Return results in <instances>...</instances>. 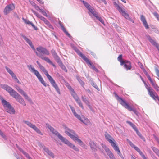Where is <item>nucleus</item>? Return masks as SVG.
I'll list each match as a JSON object with an SVG mask.
<instances>
[{"instance_id": "5701e85b", "label": "nucleus", "mask_w": 159, "mask_h": 159, "mask_svg": "<svg viewBox=\"0 0 159 159\" xmlns=\"http://www.w3.org/2000/svg\"><path fill=\"white\" fill-rule=\"evenodd\" d=\"M123 65H124V67L127 70L131 69V65L130 61L127 60H125V62Z\"/></svg>"}, {"instance_id": "2eb2a0df", "label": "nucleus", "mask_w": 159, "mask_h": 159, "mask_svg": "<svg viewBox=\"0 0 159 159\" xmlns=\"http://www.w3.org/2000/svg\"><path fill=\"white\" fill-rule=\"evenodd\" d=\"M103 148L104 149L105 151L106 152L107 154L109 156L110 159H116L114 157L113 154L112 152L105 145H103V144H102Z\"/></svg>"}, {"instance_id": "39448f33", "label": "nucleus", "mask_w": 159, "mask_h": 159, "mask_svg": "<svg viewBox=\"0 0 159 159\" xmlns=\"http://www.w3.org/2000/svg\"><path fill=\"white\" fill-rule=\"evenodd\" d=\"M115 95L116 99L125 108L127 109L129 111H133L135 114L138 116L139 113L134 107H132L129 105L125 101L123 100L117 94L114 93Z\"/></svg>"}, {"instance_id": "ea45409f", "label": "nucleus", "mask_w": 159, "mask_h": 159, "mask_svg": "<svg viewBox=\"0 0 159 159\" xmlns=\"http://www.w3.org/2000/svg\"><path fill=\"white\" fill-rule=\"evenodd\" d=\"M82 101L86 104V105L88 104L89 103V101L86 98H84L83 96H82Z\"/></svg>"}, {"instance_id": "f257e3e1", "label": "nucleus", "mask_w": 159, "mask_h": 159, "mask_svg": "<svg viewBox=\"0 0 159 159\" xmlns=\"http://www.w3.org/2000/svg\"><path fill=\"white\" fill-rule=\"evenodd\" d=\"M47 127L58 138L64 143L67 145L70 148L76 151H79V149L74 145L70 142L67 139L64 137L60 133L48 124H46Z\"/></svg>"}, {"instance_id": "a19ab883", "label": "nucleus", "mask_w": 159, "mask_h": 159, "mask_svg": "<svg viewBox=\"0 0 159 159\" xmlns=\"http://www.w3.org/2000/svg\"><path fill=\"white\" fill-rule=\"evenodd\" d=\"M34 130L37 133L41 134V135H42L43 134L42 133L37 127L35 128V129H34Z\"/></svg>"}, {"instance_id": "bb28decb", "label": "nucleus", "mask_w": 159, "mask_h": 159, "mask_svg": "<svg viewBox=\"0 0 159 159\" xmlns=\"http://www.w3.org/2000/svg\"><path fill=\"white\" fill-rule=\"evenodd\" d=\"M23 122L26 124L28 126L32 128L34 130L37 127L35 125L32 124L30 122L28 121H24Z\"/></svg>"}, {"instance_id": "e2e57ef3", "label": "nucleus", "mask_w": 159, "mask_h": 159, "mask_svg": "<svg viewBox=\"0 0 159 159\" xmlns=\"http://www.w3.org/2000/svg\"><path fill=\"white\" fill-rule=\"evenodd\" d=\"M150 82L153 87L156 84L152 80V81H150Z\"/></svg>"}, {"instance_id": "a878e982", "label": "nucleus", "mask_w": 159, "mask_h": 159, "mask_svg": "<svg viewBox=\"0 0 159 159\" xmlns=\"http://www.w3.org/2000/svg\"><path fill=\"white\" fill-rule=\"evenodd\" d=\"M113 148L121 158H124L123 156L120 152L118 146L117 145L113 147Z\"/></svg>"}, {"instance_id": "5fc2aeb1", "label": "nucleus", "mask_w": 159, "mask_h": 159, "mask_svg": "<svg viewBox=\"0 0 159 159\" xmlns=\"http://www.w3.org/2000/svg\"><path fill=\"white\" fill-rule=\"evenodd\" d=\"M23 154L25 155V157L28 158V159H29L31 157L29 155L25 152H24Z\"/></svg>"}, {"instance_id": "774afa93", "label": "nucleus", "mask_w": 159, "mask_h": 159, "mask_svg": "<svg viewBox=\"0 0 159 159\" xmlns=\"http://www.w3.org/2000/svg\"><path fill=\"white\" fill-rule=\"evenodd\" d=\"M31 4L34 7L36 5L34 2H30Z\"/></svg>"}, {"instance_id": "b1692460", "label": "nucleus", "mask_w": 159, "mask_h": 159, "mask_svg": "<svg viewBox=\"0 0 159 159\" xmlns=\"http://www.w3.org/2000/svg\"><path fill=\"white\" fill-rule=\"evenodd\" d=\"M89 144L92 150L93 151H96L97 150L96 143L93 141H90L89 142Z\"/></svg>"}, {"instance_id": "20e7f679", "label": "nucleus", "mask_w": 159, "mask_h": 159, "mask_svg": "<svg viewBox=\"0 0 159 159\" xmlns=\"http://www.w3.org/2000/svg\"><path fill=\"white\" fill-rule=\"evenodd\" d=\"M81 1L83 2L84 5L88 9L90 12L99 21L102 23L104 25V20L100 15H98V13L86 2L84 0L82 1V0H81Z\"/></svg>"}, {"instance_id": "603ef678", "label": "nucleus", "mask_w": 159, "mask_h": 159, "mask_svg": "<svg viewBox=\"0 0 159 159\" xmlns=\"http://www.w3.org/2000/svg\"><path fill=\"white\" fill-rule=\"evenodd\" d=\"M34 7L37 10L39 11V12H40V10H42V9H40L39 7L37 6V5H36Z\"/></svg>"}, {"instance_id": "3c124183", "label": "nucleus", "mask_w": 159, "mask_h": 159, "mask_svg": "<svg viewBox=\"0 0 159 159\" xmlns=\"http://www.w3.org/2000/svg\"><path fill=\"white\" fill-rule=\"evenodd\" d=\"M133 148H134L138 152H139L140 151H141L140 150L138 147H136L135 145H134Z\"/></svg>"}, {"instance_id": "58836bf2", "label": "nucleus", "mask_w": 159, "mask_h": 159, "mask_svg": "<svg viewBox=\"0 0 159 159\" xmlns=\"http://www.w3.org/2000/svg\"><path fill=\"white\" fill-rule=\"evenodd\" d=\"M76 78L81 86H83L84 84V82L80 79L79 77L77 76L76 77Z\"/></svg>"}, {"instance_id": "13d9d810", "label": "nucleus", "mask_w": 159, "mask_h": 159, "mask_svg": "<svg viewBox=\"0 0 159 159\" xmlns=\"http://www.w3.org/2000/svg\"><path fill=\"white\" fill-rule=\"evenodd\" d=\"M153 87L157 91H159V87L157 84L155 85Z\"/></svg>"}, {"instance_id": "a211bd4d", "label": "nucleus", "mask_w": 159, "mask_h": 159, "mask_svg": "<svg viewBox=\"0 0 159 159\" xmlns=\"http://www.w3.org/2000/svg\"><path fill=\"white\" fill-rule=\"evenodd\" d=\"M147 38L149 40V42L153 45L155 46L159 51V45L156 41L153 39L148 34L146 35Z\"/></svg>"}, {"instance_id": "c9c22d12", "label": "nucleus", "mask_w": 159, "mask_h": 159, "mask_svg": "<svg viewBox=\"0 0 159 159\" xmlns=\"http://www.w3.org/2000/svg\"><path fill=\"white\" fill-rule=\"evenodd\" d=\"M91 81H91V84L93 86L94 88H95L97 90L99 91L100 89L98 87L96 84L94 83L92 80Z\"/></svg>"}, {"instance_id": "bf43d9fd", "label": "nucleus", "mask_w": 159, "mask_h": 159, "mask_svg": "<svg viewBox=\"0 0 159 159\" xmlns=\"http://www.w3.org/2000/svg\"><path fill=\"white\" fill-rule=\"evenodd\" d=\"M30 25H31L32 26V27L34 28V29L35 30H37V28L36 26H35L32 22L31 23V24Z\"/></svg>"}, {"instance_id": "2f4dec72", "label": "nucleus", "mask_w": 159, "mask_h": 159, "mask_svg": "<svg viewBox=\"0 0 159 159\" xmlns=\"http://www.w3.org/2000/svg\"><path fill=\"white\" fill-rule=\"evenodd\" d=\"M60 25L61 26L63 31L65 33L66 35H67L69 37H70L71 36L70 34H69V33L66 31V29L64 28L63 25L62 24H60Z\"/></svg>"}, {"instance_id": "4c0bfd02", "label": "nucleus", "mask_w": 159, "mask_h": 159, "mask_svg": "<svg viewBox=\"0 0 159 159\" xmlns=\"http://www.w3.org/2000/svg\"><path fill=\"white\" fill-rule=\"evenodd\" d=\"M16 88L18 91L21 94L24 92L19 86L16 85Z\"/></svg>"}, {"instance_id": "6e6d98bb", "label": "nucleus", "mask_w": 159, "mask_h": 159, "mask_svg": "<svg viewBox=\"0 0 159 159\" xmlns=\"http://www.w3.org/2000/svg\"><path fill=\"white\" fill-rule=\"evenodd\" d=\"M154 15L159 21V15H158V14L156 12L154 13Z\"/></svg>"}, {"instance_id": "4d7b16f0", "label": "nucleus", "mask_w": 159, "mask_h": 159, "mask_svg": "<svg viewBox=\"0 0 159 159\" xmlns=\"http://www.w3.org/2000/svg\"><path fill=\"white\" fill-rule=\"evenodd\" d=\"M136 133V134H137L139 137H140L142 135L141 134V133L139 132V131H138L137 129H136V130H135Z\"/></svg>"}, {"instance_id": "a18cd8bd", "label": "nucleus", "mask_w": 159, "mask_h": 159, "mask_svg": "<svg viewBox=\"0 0 159 159\" xmlns=\"http://www.w3.org/2000/svg\"><path fill=\"white\" fill-rule=\"evenodd\" d=\"M40 10V12H41L44 16L46 17L48 16V15H47V13L44 10H43L42 9V10Z\"/></svg>"}, {"instance_id": "6ab92c4d", "label": "nucleus", "mask_w": 159, "mask_h": 159, "mask_svg": "<svg viewBox=\"0 0 159 159\" xmlns=\"http://www.w3.org/2000/svg\"><path fill=\"white\" fill-rule=\"evenodd\" d=\"M31 10L32 12L34 13L37 16V17L40 18L41 20L44 21L45 24L48 23V21L44 17L40 15L39 14L36 12L34 10L32 9Z\"/></svg>"}, {"instance_id": "c03bdc74", "label": "nucleus", "mask_w": 159, "mask_h": 159, "mask_svg": "<svg viewBox=\"0 0 159 159\" xmlns=\"http://www.w3.org/2000/svg\"><path fill=\"white\" fill-rule=\"evenodd\" d=\"M127 141L128 142L130 145L133 148L134 146L135 145L134 144H133L132 142L129 140L128 139H127Z\"/></svg>"}, {"instance_id": "9d476101", "label": "nucleus", "mask_w": 159, "mask_h": 159, "mask_svg": "<svg viewBox=\"0 0 159 159\" xmlns=\"http://www.w3.org/2000/svg\"><path fill=\"white\" fill-rule=\"evenodd\" d=\"M144 84L148 91V94L154 100H156V98L159 97L157 93L151 87H148L146 82L144 83Z\"/></svg>"}, {"instance_id": "09e8293b", "label": "nucleus", "mask_w": 159, "mask_h": 159, "mask_svg": "<svg viewBox=\"0 0 159 159\" xmlns=\"http://www.w3.org/2000/svg\"><path fill=\"white\" fill-rule=\"evenodd\" d=\"M15 80V81L17 82L18 83L20 84V82L19 81V80L17 79V78L16 77V76L15 75L14 76V77H13Z\"/></svg>"}, {"instance_id": "dca6fc26", "label": "nucleus", "mask_w": 159, "mask_h": 159, "mask_svg": "<svg viewBox=\"0 0 159 159\" xmlns=\"http://www.w3.org/2000/svg\"><path fill=\"white\" fill-rule=\"evenodd\" d=\"M21 35L23 38L24 40H25L26 42L31 47V48L34 51V52L36 53V52H37L36 51L35 49V48L34 46H33L31 41L29 38H27L25 36L23 35L22 34H21Z\"/></svg>"}, {"instance_id": "cd10ccee", "label": "nucleus", "mask_w": 159, "mask_h": 159, "mask_svg": "<svg viewBox=\"0 0 159 159\" xmlns=\"http://www.w3.org/2000/svg\"><path fill=\"white\" fill-rule=\"evenodd\" d=\"M70 107L71 109L72 113L74 114V116L76 117L77 119H80V115H78L76 112H75V109L72 106H70Z\"/></svg>"}, {"instance_id": "864d4df0", "label": "nucleus", "mask_w": 159, "mask_h": 159, "mask_svg": "<svg viewBox=\"0 0 159 159\" xmlns=\"http://www.w3.org/2000/svg\"><path fill=\"white\" fill-rule=\"evenodd\" d=\"M9 73L11 75L12 78L14 77L15 75V74L11 70L10 71Z\"/></svg>"}, {"instance_id": "4468645a", "label": "nucleus", "mask_w": 159, "mask_h": 159, "mask_svg": "<svg viewBox=\"0 0 159 159\" xmlns=\"http://www.w3.org/2000/svg\"><path fill=\"white\" fill-rule=\"evenodd\" d=\"M105 137L106 139L110 143L113 148L116 145L114 142V139L108 133L106 132L105 134Z\"/></svg>"}, {"instance_id": "473e14b6", "label": "nucleus", "mask_w": 159, "mask_h": 159, "mask_svg": "<svg viewBox=\"0 0 159 159\" xmlns=\"http://www.w3.org/2000/svg\"><path fill=\"white\" fill-rule=\"evenodd\" d=\"M126 123L129 124L134 130H136V129H137L136 126L131 122L129 121H126Z\"/></svg>"}, {"instance_id": "49530a36", "label": "nucleus", "mask_w": 159, "mask_h": 159, "mask_svg": "<svg viewBox=\"0 0 159 159\" xmlns=\"http://www.w3.org/2000/svg\"><path fill=\"white\" fill-rule=\"evenodd\" d=\"M139 154L142 157L143 159H147V158L146 157L144 154L141 152V151H140V152H139Z\"/></svg>"}, {"instance_id": "052dcab7", "label": "nucleus", "mask_w": 159, "mask_h": 159, "mask_svg": "<svg viewBox=\"0 0 159 159\" xmlns=\"http://www.w3.org/2000/svg\"><path fill=\"white\" fill-rule=\"evenodd\" d=\"M5 69L9 73L10 71L11 70L7 66H5Z\"/></svg>"}, {"instance_id": "412c9836", "label": "nucleus", "mask_w": 159, "mask_h": 159, "mask_svg": "<svg viewBox=\"0 0 159 159\" xmlns=\"http://www.w3.org/2000/svg\"><path fill=\"white\" fill-rule=\"evenodd\" d=\"M43 150L47 153V154L52 158H53L54 157V154L48 148H47L45 146L43 147Z\"/></svg>"}, {"instance_id": "c85d7f7f", "label": "nucleus", "mask_w": 159, "mask_h": 159, "mask_svg": "<svg viewBox=\"0 0 159 159\" xmlns=\"http://www.w3.org/2000/svg\"><path fill=\"white\" fill-rule=\"evenodd\" d=\"M75 51L83 59H84L86 57L84 56L82 53L78 49H76Z\"/></svg>"}, {"instance_id": "393cba45", "label": "nucleus", "mask_w": 159, "mask_h": 159, "mask_svg": "<svg viewBox=\"0 0 159 159\" xmlns=\"http://www.w3.org/2000/svg\"><path fill=\"white\" fill-rule=\"evenodd\" d=\"M78 119L86 125H89L90 124L89 120L87 118L84 117L82 118L80 117V118Z\"/></svg>"}, {"instance_id": "aec40b11", "label": "nucleus", "mask_w": 159, "mask_h": 159, "mask_svg": "<svg viewBox=\"0 0 159 159\" xmlns=\"http://www.w3.org/2000/svg\"><path fill=\"white\" fill-rule=\"evenodd\" d=\"M84 60L87 63L88 65L92 69L95 71L96 72H98V70L95 67V66L86 57Z\"/></svg>"}, {"instance_id": "7c9ffc66", "label": "nucleus", "mask_w": 159, "mask_h": 159, "mask_svg": "<svg viewBox=\"0 0 159 159\" xmlns=\"http://www.w3.org/2000/svg\"><path fill=\"white\" fill-rule=\"evenodd\" d=\"M122 55H120L118 57V61L120 62V65L122 66L124 64L125 61H123L122 60Z\"/></svg>"}, {"instance_id": "ddd939ff", "label": "nucleus", "mask_w": 159, "mask_h": 159, "mask_svg": "<svg viewBox=\"0 0 159 159\" xmlns=\"http://www.w3.org/2000/svg\"><path fill=\"white\" fill-rule=\"evenodd\" d=\"M0 86L2 88L8 92L11 96H12L16 92L12 88L6 84H1Z\"/></svg>"}, {"instance_id": "423d86ee", "label": "nucleus", "mask_w": 159, "mask_h": 159, "mask_svg": "<svg viewBox=\"0 0 159 159\" xmlns=\"http://www.w3.org/2000/svg\"><path fill=\"white\" fill-rule=\"evenodd\" d=\"M39 68L42 71L44 72V74H45L50 82L52 86L55 89L57 92L59 94H60L61 93L60 91L57 84H56L55 81L53 80V78L48 73V71L47 70L42 66H40Z\"/></svg>"}, {"instance_id": "f704fd0d", "label": "nucleus", "mask_w": 159, "mask_h": 159, "mask_svg": "<svg viewBox=\"0 0 159 159\" xmlns=\"http://www.w3.org/2000/svg\"><path fill=\"white\" fill-rule=\"evenodd\" d=\"M51 53L52 56L55 59H57L58 58V57L54 50L53 49L52 50H51Z\"/></svg>"}, {"instance_id": "f8f14e48", "label": "nucleus", "mask_w": 159, "mask_h": 159, "mask_svg": "<svg viewBox=\"0 0 159 159\" xmlns=\"http://www.w3.org/2000/svg\"><path fill=\"white\" fill-rule=\"evenodd\" d=\"M15 6L13 3L7 5L5 7L3 12L5 15H7L11 11L15 9Z\"/></svg>"}, {"instance_id": "6e6552de", "label": "nucleus", "mask_w": 159, "mask_h": 159, "mask_svg": "<svg viewBox=\"0 0 159 159\" xmlns=\"http://www.w3.org/2000/svg\"><path fill=\"white\" fill-rule=\"evenodd\" d=\"M2 103L6 111L10 114H14L15 111L10 103L3 98L1 99Z\"/></svg>"}, {"instance_id": "4be33fe9", "label": "nucleus", "mask_w": 159, "mask_h": 159, "mask_svg": "<svg viewBox=\"0 0 159 159\" xmlns=\"http://www.w3.org/2000/svg\"><path fill=\"white\" fill-rule=\"evenodd\" d=\"M140 20L141 21L143 22L144 26L146 29L149 28L148 26L146 21L145 18L143 15H141L140 16Z\"/></svg>"}, {"instance_id": "7ed1b4c3", "label": "nucleus", "mask_w": 159, "mask_h": 159, "mask_svg": "<svg viewBox=\"0 0 159 159\" xmlns=\"http://www.w3.org/2000/svg\"><path fill=\"white\" fill-rule=\"evenodd\" d=\"M64 127L65 129V133L75 143H79L82 147L85 146V144L79 138L77 134L74 130L70 129L66 126H64Z\"/></svg>"}, {"instance_id": "79ce46f5", "label": "nucleus", "mask_w": 159, "mask_h": 159, "mask_svg": "<svg viewBox=\"0 0 159 159\" xmlns=\"http://www.w3.org/2000/svg\"><path fill=\"white\" fill-rule=\"evenodd\" d=\"M48 27L50 29L53 30L54 28L53 26L48 21V23L46 24Z\"/></svg>"}, {"instance_id": "0eeeda50", "label": "nucleus", "mask_w": 159, "mask_h": 159, "mask_svg": "<svg viewBox=\"0 0 159 159\" xmlns=\"http://www.w3.org/2000/svg\"><path fill=\"white\" fill-rule=\"evenodd\" d=\"M27 67L29 70L32 72L38 78L40 82L45 87L48 86V84L45 83L43 80L42 77L39 72L36 70L33 66L31 65H28Z\"/></svg>"}, {"instance_id": "f03ea898", "label": "nucleus", "mask_w": 159, "mask_h": 159, "mask_svg": "<svg viewBox=\"0 0 159 159\" xmlns=\"http://www.w3.org/2000/svg\"><path fill=\"white\" fill-rule=\"evenodd\" d=\"M36 50L39 52V53L37 52H36V54L38 57L51 64L53 66H55V65L52 63L48 57L44 55H50V52L48 49L42 46H39L36 48Z\"/></svg>"}, {"instance_id": "37998d69", "label": "nucleus", "mask_w": 159, "mask_h": 159, "mask_svg": "<svg viewBox=\"0 0 159 159\" xmlns=\"http://www.w3.org/2000/svg\"><path fill=\"white\" fill-rule=\"evenodd\" d=\"M71 90H72V93H71V95L74 98H75L76 96H77V94L75 93L74 89L72 88H71Z\"/></svg>"}, {"instance_id": "338daca9", "label": "nucleus", "mask_w": 159, "mask_h": 159, "mask_svg": "<svg viewBox=\"0 0 159 159\" xmlns=\"http://www.w3.org/2000/svg\"><path fill=\"white\" fill-rule=\"evenodd\" d=\"M19 150L23 154L24 153V152H25L23 149H22L21 148H19Z\"/></svg>"}, {"instance_id": "680f3d73", "label": "nucleus", "mask_w": 159, "mask_h": 159, "mask_svg": "<svg viewBox=\"0 0 159 159\" xmlns=\"http://www.w3.org/2000/svg\"><path fill=\"white\" fill-rule=\"evenodd\" d=\"M143 70L144 73L146 75L147 77L148 76V75H149L148 74V73L146 71L145 69H144Z\"/></svg>"}, {"instance_id": "9b49d317", "label": "nucleus", "mask_w": 159, "mask_h": 159, "mask_svg": "<svg viewBox=\"0 0 159 159\" xmlns=\"http://www.w3.org/2000/svg\"><path fill=\"white\" fill-rule=\"evenodd\" d=\"M11 96L15 98L18 102L24 106H26V104L23 98L16 91Z\"/></svg>"}, {"instance_id": "72a5a7b5", "label": "nucleus", "mask_w": 159, "mask_h": 159, "mask_svg": "<svg viewBox=\"0 0 159 159\" xmlns=\"http://www.w3.org/2000/svg\"><path fill=\"white\" fill-rule=\"evenodd\" d=\"M151 148L154 152L159 157V150L154 147H152Z\"/></svg>"}, {"instance_id": "69168bd1", "label": "nucleus", "mask_w": 159, "mask_h": 159, "mask_svg": "<svg viewBox=\"0 0 159 159\" xmlns=\"http://www.w3.org/2000/svg\"><path fill=\"white\" fill-rule=\"evenodd\" d=\"M25 22L26 24H28V25H30L31 24V23H32V22H30L29 20H25Z\"/></svg>"}, {"instance_id": "de8ad7c7", "label": "nucleus", "mask_w": 159, "mask_h": 159, "mask_svg": "<svg viewBox=\"0 0 159 159\" xmlns=\"http://www.w3.org/2000/svg\"><path fill=\"white\" fill-rule=\"evenodd\" d=\"M3 41L2 39V36L0 34V46H2L3 45Z\"/></svg>"}, {"instance_id": "f3484780", "label": "nucleus", "mask_w": 159, "mask_h": 159, "mask_svg": "<svg viewBox=\"0 0 159 159\" xmlns=\"http://www.w3.org/2000/svg\"><path fill=\"white\" fill-rule=\"evenodd\" d=\"M21 35L23 38L24 40H25L26 42L31 47V48L34 51V52L36 53V52H37L36 51L35 49V48L34 46H33L31 41L29 38H27L25 36L23 35L22 34H21Z\"/></svg>"}, {"instance_id": "e433bc0d", "label": "nucleus", "mask_w": 159, "mask_h": 159, "mask_svg": "<svg viewBox=\"0 0 159 159\" xmlns=\"http://www.w3.org/2000/svg\"><path fill=\"white\" fill-rule=\"evenodd\" d=\"M76 101L79 106L82 109H83L84 107L80 99L79 98L78 99V100H77Z\"/></svg>"}, {"instance_id": "8fccbe9b", "label": "nucleus", "mask_w": 159, "mask_h": 159, "mask_svg": "<svg viewBox=\"0 0 159 159\" xmlns=\"http://www.w3.org/2000/svg\"><path fill=\"white\" fill-rule=\"evenodd\" d=\"M0 135L4 139L6 138V136L0 130Z\"/></svg>"}, {"instance_id": "1a4fd4ad", "label": "nucleus", "mask_w": 159, "mask_h": 159, "mask_svg": "<svg viewBox=\"0 0 159 159\" xmlns=\"http://www.w3.org/2000/svg\"><path fill=\"white\" fill-rule=\"evenodd\" d=\"M113 4L115 7L125 18L134 23L133 20L129 17L128 14L125 12V9H122L116 2H114Z\"/></svg>"}, {"instance_id": "0e129e2a", "label": "nucleus", "mask_w": 159, "mask_h": 159, "mask_svg": "<svg viewBox=\"0 0 159 159\" xmlns=\"http://www.w3.org/2000/svg\"><path fill=\"white\" fill-rule=\"evenodd\" d=\"M88 106V107L92 111H93L92 110V107L91 105L89 104V103L87 105Z\"/></svg>"}, {"instance_id": "c756f323", "label": "nucleus", "mask_w": 159, "mask_h": 159, "mask_svg": "<svg viewBox=\"0 0 159 159\" xmlns=\"http://www.w3.org/2000/svg\"><path fill=\"white\" fill-rule=\"evenodd\" d=\"M25 98L30 102H32V100L30 98L28 97L26 93L24 92L22 94Z\"/></svg>"}]
</instances>
